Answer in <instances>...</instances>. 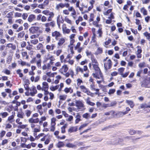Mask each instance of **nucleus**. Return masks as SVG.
Wrapping results in <instances>:
<instances>
[{
	"label": "nucleus",
	"mask_w": 150,
	"mask_h": 150,
	"mask_svg": "<svg viewBox=\"0 0 150 150\" xmlns=\"http://www.w3.org/2000/svg\"><path fill=\"white\" fill-rule=\"evenodd\" d=\"M55 60L54 57L51 56L48 58L44 59L43 61L44 65L42 66V69L43 70L50 69H51L52 65L53 64V62Z\"/></svg>",
	"instance_id": "nucleus-1"
},
{
	"label": "nucleus",
	"mask_w": 150,
	"mask_h": 150,
	"mask_svg": "<svg viewBox=\"0 0 150 150\" xmlns=\"http://www.w3.org/2000/svg\"><path fill=\"white\" fill-rule=\"evenodd\" d=\"M55 23L54 21L49 23H46L43 24V25L45 27L44 31L47 34H49L51 32V29L50 26L54 27L55 26Z\"/></svg>",
	"instance_id": "nucleus-2"
},
{
	"label": "nucleus",
	"mask_w": 150,
	"mask_h": 150,
	"mask_svg": "<svg viewBox=\"0 0 150 150\" xmlns=\"http://www.w3.org/2000/svg\"><path fill=\"white\" fill-rule=\"evenodd\" d=\"M108 57L104 59L103 61L104 62V67L105 70L107 71L108 69H110L112 67V62L110 59H108Z\"/></svg>",
	"instance_id": "nucleus-3"
},
{
	"label": "nucleus",
	"mask_w": 150,
	"mask_h": 150,
	"mask_svg": "<svg viewBox=\"0 0 150 150\" xmlns=\"http://www.w3.org/2000/svg\"><path fill=\"white\" fill-rule=\"evenodd\" d=\"M76 106L79 110L82 111L85 110V106L82 101L80 100L76 101Z\"/></svg>",
	"instance_id": "nucleus-4"
},
{
	"label": "nucleus",
	"mask_w": 150,
	"mask_h": 150,
	"mask_svg": "<svg viewBox=\"0 0 150 150\" xmlns=\"http://www.w3.org/2000/svg\"><path fill=\"white\" fill-rule=\"evenodd\" d=\"M56 119L55 117H53L51 119V124L50 131L51 132H54L55 129V125H56L55 122Z\"/></svg>",
	"instance_id": "nucleus-5"
},
{
	"label": "nucleus",
	"mask_w": 150,
	"mask_h": 150,
	"mask_svg": "<svg viewBox=\"0 0 150 150\" xmlns=\"http://www.w3.org/2000/svg\"><path fill=\"white\" fill-rule=\"evenodd\" d=\"M142 85L146 87H150V78H147L145 79L143 81Z\"/></svg>",
	"instance_id": "nucleus-6"
},
{
	"label": "nucleus",
	"mask_w": 150,
	"mask_h": 150,
	"mask_svg": "<svg viewBox=\"0 0 150 150\" xmlns=\"http://www.w3.org/2000/svg\"><path fill=\"white\" fill-rule=\"evenodd\" d=\"M62 114L66 118V120L67 121L71 122L73 120V117L71 115H69L68 114L66 113L65 111H62Z\"/></svg>",
	"instance_id": "nucleus-7"
},
{
	"label": "nucleus",
	"mask_w": 150,
	"mask_h": 150,
	"mask_svg": "<svg viewBox=\"0 0 150 150\" xmlns=\"http://www.w3.org/2000/svg\"><path fill=\"white\" fill-rule=\"evenodd\" d=\"M68 69L69 68L67 66V65L64 64L59 69V71L62 74H64V73L67 72Z\"/></svg>",
	"instance_id": "nucleus-8"
},
{
	"label": "nucleus",
	"mask_w": 150,
	"mask_h": 150,
	"mask_svg": "<svg viewBox=\"0 0 150 150\" xmlns=\"http://www.w3.org/2000/svg\"><path fill=\"white\" fill-rule=\"evenodd\" d=\"M69 6V4L68 3H60L57 4L56 6V8L57 9H59V8H63L64 7L67 8H68Z\"/></svg>",
	"instance_id": "nucleus-9"
},
{
	"label": "nucleus",
	"mask_w": 150,
	"mask_h": 150,
	"mask_svg": "<svg viewBox=\"0 0 150 150\" xmlns=\"http://www.w3.org/2000/svg\"><path fill=\"white\" fill-rule=\"evenodd\" d=\"M50 139L49 137L47 135H45L40 139V141L42 142L45 141L44 144L45 145L48 144L50 142Z\"/></svg>",
	"instance_id": "nucleus-10"
},
{
	"label": "nucleus",
	"mask_w": 150,
	"mask_h": 150,
	"mask_svg": "<svg viewBox=\"0 0 150 150\" xmlns=\"http://www.w3.org/2000/svg\"><path fill=\"white\" fill-rule=\"evenodd\" d=\"M39 28L36 26H33L30 27L29 29V31L32 34L36 33L38 31Z\"/></svg>",
	"instance_id": "nucleus-11"
},
{
	"label": "nucleus",
	"mask_w": 150,
	"mask_h": 150,
	"mask_svg": "<svg viewBox=\"0 0 150 150\" xmlns=\"http://www.w3.org/2000/svg\"><path fill=\"white\" fill-rule=\"evenodd\" d=\"M62 30L63 33L64 34H69L71 31L70 29L67 28L66 25L65 24H64L62 25Z\"/></svg>",
	"instance_id": "nucleus-12"
},
{
	"label": "nucleus",
	"mask_w": 150,
	"mask_h": 150,
	"mask_svg": "<svg viewBox=\"0 0 150 150\" xmlns=\"http://www.w3.org/2000/svg\"><path fill=\"white\" fill-rule=\"evenodd\" d=\"M93 67L94 69L96 71V73H97L98 74H99L101 76V72L100 68L98 67V64L96 65L94 64Z\"/></svg>",
	"instance_id": "nucleus-13"
},
{
	"label": "nucleus",
	"mask_w": 150,
	"mask_h": 150,
	"mask_svg": "<svg viewBox=\"0 0 150 150\" xmlns=\"http://www.w3.org/2000/svg\"><path fill=\"white\" fill-rule=\"evenodd\" d=\"M28 122L30 124L37 123L39 122V119L38 118L34 119L33 117H31L28 119Z\"/></svg>",
	"instance_id": "nucleus-14"
},
{
	"label": "nucleus",
	"mask_w": 150,
	"mask_h": 150,
	"mask_svg": "<svg viewBox=\"0 0 150 150\" xmlns=\"http://www.w3.org/2000/svg\"><path fill=\"white\" fill-rule=\"evenodd\" d=\"M56 46L54 44H52L51 45H47L46 48L48 51H52L54 50Z\"/></svg>",
	"instance_id": "nucleus-15"
},
{
	"label": "nucleus",
	"mask_w": 150,
	"mask_h": 150,
	"mask_svg": "<svg viewBox=\"0 0 150 150\" xmlns=\"http://www.w3.org/2000/svg\"><path fill=\"white\" fill-rule=\"evenodd\" d=\"M61 35V34L58 31H55L52 33V37H55L56 40H57L58 38Z\"/></svg>",
	"instance_id": "nucleus-16"
},
{
	"label": "nucleus",
	"mask_w": 150,
	"mask_h": 150,
	"mask_svg": "<svg viewBox=\"0 0 150 150\" xmlns=\"http://www.w3.org/2000/svg\"><path fill=\"white\" fill-rule=\"evenodd\" d=\"M48 77L46 73L45 74L43 75L42 76V80L44 81H47L48 83L51 82V79L49 77L48 78Z\"/></svg>",
	"instance_id": "nucleus-17"
},
{
	"label": "nucleus",
	"mask_w": 150,
	"mask_h": 150,
	"mask_svg": "<svg viewBox=\"0 0 150 150\" xmlns=\"http://www.w3.org/2000/svg\"><path fill=\"white\" fill-rule=\"evenodd\" d=\"M42 90H48L49 88L48 84L46 81H44L42 83Z\"/></svg>",
	"instance_id": "nucleus-18"
},
{
	"label": "nucleus",
	"mask_w": 150,
	"mask_h": 150,
	"mask_svg": "<svg viewBox=\"0 0 150 150\" xmlns=\"http://www.w3.org/2000/svg\"><path fill=\"white\" fill-rule=\"evenodd\" d=\"M85 100L86 104L88 105L91 106H93L95 105V103H94L91 101L90 98L89 97H88L86 98L85 99Z\"/></svg>",
	"instance_id": "nucleus-19"
},
{
	"label": "nucleus",
	"mask_w": 150,
	"mask_h": 150,
	"mask_svg": "<svg viewBox=\"0 0 150 150\" xmlns=\"http://www.w3.org/2000/svg\"><path fill=\"white\" fill-rule=\"evenodd\" d=\"M77 130V127H71L68 129V132L69 133H71L74 132H76Z\"/></svg>",
	"instance_id": "nucleus-20"
},
{
	"label": "nucleus",
	"mask_w": 150,
	"mask_h": 150,
	"mask_svg": "<svg viewBox=\"0 0 150 150\" xmlns=\"http://www.w3.org/2000/svg\"><path fill=\"white\" fill-rule=\"evenodd\" d=\"M150 108V105L149 104L144 103L141 104L138 108L140 109V108Z\"/></svg>",
	"instance_id": "nucleus-21"
},
{
	"label": "nucleus",
	"mask_w": 150,
	"mask_h": 150,
	"mask_svg": "<svg viewBox=\"0 0 150 150\" xmlns=\"http://www.w3.org/2000/svg\"><path fill=\"white\" fill-rule=\"evenodd\" d=\"M25 35V32L24 31H21L18 34V38L19 39H23Z\"/></svg>",
	"instance_id": "nucleus-22"
},
{
	"label": "nucleus",
	"mask_w": 150,
	"mask_h": 150,
	"mask_svg": "<svg viewBox=\"0 0 150 150\" xmlns=\"http://www.w3.org/2000/svg\"><path fill=\"white\" fill-rule=\"evenodd\" d=\"M30 79L32 82H37L40 79V76H37L35 77L33 76H32L30 77Z\"/></svg>",
	"instance_id": "nucleus-23"
},
{
	"label": "nucleus",
	"mask_w": 150,
	"mask_h": 150,
	"mask_svg": "<svg viewBox=\"0 0 150 150\" xmlns=\"http://www.w3.org/2000/svg\"><path fill=\"white\" fill-rule=\"evenodd\" d=\"M76 119L75 121L76 124L78 123L81 120V116L79 113H77L76 116L75 117Z\"/></svg>",
	"instance_id": "nucleus-24"
},
{
	"label": "nucleus",
	"mask_w": 150,
	"mask_h": 150,
	"mask_svg": "<svg viewBox=\"0 0 150 150\" xmlns=\"http://www.w3.org/2000/svg\"><path fill=\"white\" fill-rule=\"evenodd\" d=\"M70 49L71 50V54H68L66 58L65 59V60H68L69 59H71V58L72 57V55L74 53V52L73 50V47H71Z\"/></svg>",
	"instance_id": "nucleus-25"
},
{
	"label": "nucleus",
	"mask_w": 150,
	"mask_h": 150,
	"mask_svg": "<svg viewBox=\"0 0 150 150\" xmlns=\"http://www.w3.org/2000/svg\"><path fill=\"white\" fill-rule=\"evenodd\" d=\"M35 18V16L33 14L30 15L28 18V21L30 22H32Z\"/></svg>",
	"instance_id": "nucleus-26"
},
{
	"label": "nucleus",
	"mask_w": 150,
	"mask_h": 150,
	"mask_svg": "<svg viewBox=\"0 0 150 150\" xmlns=\"http://www.w3.org/2000/svg\"><path fill=\"white\" fill-rule=\"evenodd\" d=\"M97 33L98 35V37L100 38H102L103 37V33L102 30V29L99 28L98 30L97 31Z\"/></svg>",
	"instance_id": "nucleus-27"
},
{
	"label": "nucleus",
	"mask_w": 150,
	"mask_h": 150,
	"mask_svg": "<svg viewBox=\"0 0 150 150\" xmlns=\"http://www.w3.org/2000/svg\"><path fill=\"white\" fill-rule=\"evenodd\" d=\"M30 90L32 91L33 92L30 93V95L32 96H34L35 94H36L37 92V90L35 87H32L31 89Z\"/></svg>",
	"instance_id": "nucleus-28"
},
{
	"label": "nucleus",
	"mask_w": 150,
	"mask_h": 150,
	"mask_svg": "<svg viewBox=\"0 0 150 150\" xmlns=\"http://www.w3.org/2000/svg\"><path fill=\"white\" fill-rule=\"evenodd\" d=\"M64 91L66 93H72L73 92V90L71 87H69V88L66 87L64 89Z\"/></svg>",
	"instance_id": "nucleus-29"
},
{
	"label": "nucleus",
	"mask_w": 150,
	"mask_h": 150,
	"mask_svg": "<svg viewBox=\"0 0 150 150\" xmlns=\"http://www.w3.org/2000/svg\"><path fill=\"white\" fill-rule=\"evenodd\" d=\"M93 35L92 37L91 40V42H96V35L95 33V29H94V31H93Z\"/></svg>",
	"instance_id": "nucleus-30"
},
{
	"label": "nucleus",
	"mask_w": 150,
	"mask_h": 150,
	"mask_svg": "<svg viewBox=\"0 0 150 150\" xmlns=\"http://www.w3.org/2000/svg\"><path fill=\"white\" fill-rule=\"evenodd\" d=\"M81 91L85 93L88 92V89L84 86H80L79 87Z\"/></svg>",
	"instance_id": "nucleus-31"
},
{
	"label": "nucleus",
	"mask_w": 150,
	"mask_h": 150,
	"mask_svg": "<svg viewBox=\"0 0 150 150\" xmlns=\"http://www.w3.org/2000/svg\"><path fill=\"white\" fill-rule=\"evenodd\" d=\"M90 4H91V6L88 7V10H84V11H82L81 13L82 14L84 13H85L88 12V11H90L92 9V8H93V3H92V2L91 1H90Z\"/></svg>",
	"instance_id": "nucleus-32"
},
{
	"label": "nucleus",
	"mask_w": 150,
	"mask_h": 150,
	"mask_svg": "<svg viewBox=\"0 0 150 150\" xmlns=\"http://www.w3.org/2000/svg\"><path fill=\"white\" fill-rule=\"evenodd\" d=\"M47 75L49 78L54 77L57 74L56 72L52 73L51 72H47Z\"/></svg>",
	"instance_id": "nucleus-33"
},
{
	"label": "nucleus",
	"mask_w": 150,
	"mask_h": 150,
	"mask_svg": "<svg viewBox=\"0 0 150 150\" xmlns=\"http://www.w3.org/2000/svg\"><path fill=\"white\" fill-rule=\"evenodd\" d=\"M65 42V38H61L59 40V42L57 44L59 46L62 45Z\"/></svg>",
	"instance_id": "nucleus-34"
},
{
	"label": "nucleus",
	"mask_w": 150,
	"mask_h": 150,
	"mask_svg": "<svg viewBox=\"0 0 150 150\" xmlns=\"http://www.w3.org/2000/svg\"><path fill=\"white\" fill-rule=\"evenodd\" d=\"M138 67L140 68H143L145 67H147L146 63L144 62H140L138 64Z\"/></svg>",
	"instance_id": "nucleus-35"
},
{
	"label": "nucleus",
	"mask_w": 150,
	"mask_h": 150,
	"mask_svg": "<svg viewBox=\"0 0 150 150\" xmlns=\"http://www.w3.org/2000/svg\"><path fill=\"white\" fill-rule=\"evenodd\" d=\"M126 102L129 105L131 108H133L134 105V102L131 100H126Z\"/></svg>",
	"instance_id": "nucleus-36"
},
{
	"label": "nucleus",
	"mask_w": 150,
	"mask_h": 150,
	"mask_svg": "<svg viewBox=\"0 0 150 150\" xmlns=\"http://www.w3.org/2000/svg\"><path fill=\"white\" fill-rule=\"evenodd\" d=\"M17 117L23 119L24 118V113L22 112H18L17 113Z\"/></svg>",
	"instance_id": "nucleus-37"
},
{
	"label": "nucleus",
	"mask_w": 150,
	"mask_h": 150,
	"mask_svg": "<svg viewBox=\"0 0 150 150\" xmlns=\"http://www.w3.org/2000/svg\"><path fill=\"white\" fill-rule=\"evenodd\" d=\"M8 115V114L7 112H2L0 113V116L2 118H6Z\"/></svg>",
	"instance_id": "nucleus-38"
},
{
	"label": "nucleus",
	"mask_w": 150,
	"mask_h": 150,
	"mask_svg": "<svg viewBox=\"0 0 150 150\" xmlns=\"http://www.w3.org/2000/svg\"><path fill=\"white\" fill-rule=\"evenodd\" d=\"M6 47L8 48H11L13 50H15L16 48V46L11 43L7 44Z\"/></svg>",
	"instance_id": "nucleus-39"
},
{
	"label": "nucleus",
	"mask_w": 150,
	"mask_h": 150,
	"mask_svg": "<svg viewBox=\"0 0 150 150\" xmlns=\"http://www.w3.org/2000/svg\"><path fill=\"white\" fill-rule=\"evenodd\" d=\"M127 114V112H122L121 111H119L117 112V113H116L115 114L116 115L119 116L120 117H122Z\"/></svg>",
	"instance_id": "nucleus-40"
},
{
	"label": "nucleus",
	"mask_w": 150,
	"mask_h": 150,
	"mask_svg": "<svg viewBox=\"0 0 150 150\" xmlns=\"http://www.w3.org/2000/svg\"><path fill=\"white\" fill-rule=\"evenodd\" d=\"M32 111L30 110H27L25 111V114L28 117H29L32 113Z\"/></svg>",
	"instance_id": "nucleus-41"
},
{
	"label": "nucleus",
	"mask_w": 150,
	"mask_h": 150,
	"mask_svg": "<svg viewBox=\"0 0 150 150\" xmlns=\"http://www.w3.org/2000/svg\"><path fill=\"white\" fill-rule=\"evenodd\" d=\"M38 127H35L32 130L33 132H37L40 131V127L39 126L37 125Z\"/></svg>",
	"instance_id": "nucleus-42"
},
{
	"label": "nucleus",
	"mask_w": 150,
	"mask_h": 150,
	"mask_svg": "<svg viewBox=\"0 0 150 150\" xmlns=\"http://www.w3.org/2000/svg\"><path fill=\"white\" fill-rule=\"evenodd\" d=\"M59 85H57L55 86H52L50 87V89L52 91H55L57 89L59 88Z\"/></svg>",
	"instance_id": "nucleus-43"
},
{
	"label": "nucleus",
	"mask_w": 150,
	"mask_h": 150,
	"mask_svg": "<svg viewBox=\"0 0 150 150\" xmlns=\"http://www.w3.org/2000/svg\"><path fill=\"white\" fill-rule=\"evenodd\" d=\"M143 35L147 39L149 40H150V33L146 32L143 33Z\"/></svg>",
	"instance_id": "nucleus-44"
},
{
	"label": "nucleus",
	"mask_w": 150,
	"mask_h": 150,
	"mask_svg": "<svg viewBox=\"0 0 150 150\" xmlns=\"http://www.w3.org/2000/svg\"><path fill=\"white\" fill-rule=\"evenodd\" d=\"M62 52L61 50H58L57 51L54 50L53 51V54H55L57 56H59Z\"/></svg>",
	"instance_id": "nucleus-45"
},
{
	"label": "nucleus",
	"mask_w": 150,
	"mask_h": 150,
	"mask_svg": "<svg viewBox=\"0 0 150 150\" xmlns=\"http://www.w3.org/2000/svg\"><path fill=\"white\" fill-rule=\"evenodd\" d=\"M76 2V7L79 8V10L81 12L82 11H83V8H81V7H80L79 6V3H80L79 1V0L77 1Z\"/></svg>",
	"instance_id": "nucleus-46"
},
{
	"label": "nucleus",
	"mask_w": 150,
	"mask_h": 150,
	"mask_svg": "<svg viewBox=\"0 0 150 150\" xmlns=\"http://www.w3.org/2000/svg\"><path fill=\"white\" fill-rule=\"evenodd\" d=\"M74 60L70 59L67 60H64L65 62H67L71 65H72L74 64Z\"/></svg>",
	"instance_id": "nucleus-47"
},
{
	"label": "nucleus",
	"mask_w": 150,
	"mask_h": 150,
	"mask_svg": "<svg viewBox=\"0 0 150 150\" xmlns=\"http://www.w3.org/2000/svg\"><path fill=\"white\" fill-rule=\"evenodd\" d=\"M33 60L36 62V64L38 67L41 66V60H37L35 58H33Z\"/></svg>",
	"instance_id": "nucleus-48"
},
{
	"label": "nucleus",
	"mask_w": 150,
	"mask_h": 150,
	"mask_svg": "<svg viewBox=\"0 0 150 150\" xmlns=\"http://www.w3.org/2000/svg\"><path fill=\"white\" fill-rule=\"evenodd\" d=\"M62 16H61L60 14H59L57 18V22H63V21L62 19Z\"/></svg>",
	"instance_id": "nucleus-49"
},
{
	"label": "nucleus",
	"mask_w": 150,
	"mask_h": 150,
	"mask_svg": "<svg viewBox=\"0 0 150 150\" xmlns=\"http://www.w3.org/2000/svg\"><path fill=\"white\" fill-rule=\"evenodd\" d=\"M141 12L143 14L144 16L146 15L147 14V11L144 7H143L141 9Z\"/></svg>",
	"instance_id": "nucleus-50"
},
{
	"label": "nucleus",
	"mask_w": 150,
	"mask_h": 150,
	"mask_svg": "<svg viewBox=\"0 0 150 150\" xmlns=\"http://www.w3.org/2000/svg\"><path fill=\"white\" fill-rule=\"evenodd\" d=\"M67 97V95L65 94L61 95L59 96V99L62 100H65Z\"/></svg>",
	"instance_id": "nucleus-51"
},
{
	"label": "nucleus",
	"mask_w": 150,
	"mask_h": 150,
	"mask_svg": "<svg viewBox=\"0 0 150 150\" xmlns=\"http://www.w3.org/2000/svg\"><path fill=\"white\" fill-rule=\"evenodd\" d=\"M137 50L136 52V54H141L142 52L141 47L139 46L137 47Z\"/></svg>",
	"instance_id": "nucleus-52"
},
{
	"label": "nucleus",
	"mask_w": 150,
	"mask_h": 150,
	"mask_svg": "<svg viewBox=\"0 0 150 150\" xmlns=\"http://www.w3.org/2000/svg\"><path fill=\"white\" fill-rule=\"evenodd\" d=\"M21 72V70L20 69H18L16 71V73L18 74L20 77H22L23 76V74Z\"/></svg>",
	"instance_id": "nucleus-53"
},
{
	"label": "nucleus",
	"mask_w": 150,
	"mask_h": 150,
	"mask_svg": "<svg viewBox=\"0 0 150 150\" xmlns=\"http://www.w3.org/2000/svg\"><path fill=\"white\" fill-rule=\"evenodd\" d=\"M45 134L44 133H41L39 134L38 135H37V136L35 138L36 140L38 139H40L41 137H43L44 135H45Z\"/></svg>",
	"instance_id": "nucleus-54"
},
{
	"label": "nucleus",
	"mask_w": 150,
	"mask_h": 150,
	"mask_svg": "<svg viewBox=\"0 0 150 150\" xmlns=\"http://www.w3.org/2000/svg\"><path fill=\"white\" fill-rule=\"evenodd\" d=\"M14 116L13 115H11L8 117L7 120L11 123L13 122L12 120L14 119Z\"/></svg>",
	"instance_id": "nucleus-55"
},
{
	"label": "nucleus",
	"mask_w": 150,
	"mask_h": 150,
	"mask_svg": "<svg viewBox=\"0 0 150 150\" xmlns=\"http://www.w3.org/2000/svg\"><path fill=\"white\" fill-rule=\"evenodd\" d=\"M76 70L77 72H80L81 73H83V69L79 66H77L76 67Z\"/></svg>",
	"instance_id": "nucleus-56"
},
{
	"label": "nucleus",
	"mask_w": 150,
	"mask_h": 150,
	"mask_svg": "<svg viewBox=\"0 0 150 150\" xmlns=\"http://www.w3.org/2000/svg\"><path fill=\"white\" fill-rule=\"evenodd\" d=\"M30 43L33 45H36L38 43V41L37 39H34L30 41Z\"/></svg>",
	"instance_id": "nucleus-57"
},
{
	"label": "nucleus",
	"mask_w": 150,
	"mask_h": 150,
	"mask_svg": "<svg viewBox=\"0 0 150 150\" xmlns=\"http://www.w3.org/2000/svg\"><path fill=\"white\" fill-rule=\"evenodd\" d=\"M43 45L41 43H39L36 46L37 49L38 50H41L43 48Z\"/></svg>",
	"instance_id": "nucleus-58"
},
{
	"label": "nucleus",
	"mask_w": 150,
	"mask_h": 150,
	"mask_svg": "<svg viewBox=\"0 0 150 150\" xmlns=\"http://www.w3.org/2000/svg\"><path fill=\"white\" fill-rule=\"evenodd\" d=\"M77 85L78 86H79L81 85V83H83L82 80L80 79H78L77 80Z\"/></svg>",
	"instance_id": "nucleus-59"
},
{
	"label": "nucleus",
	"mask_w": 150,
	"mask_h": 150,
	"mask_svg": "<svg viewBox=\"0 0 150 150\" xmlns=\"http://www.w3.org/2000/svg\"><path fill=\"white\" fill-rule=\"evenodd\" d=\"M66 146L69 148H75L76 147V146L71 143H68L66 145Z\"/></svg>",
	"instance_id": "nucleus-60"
},
{
	"label": "nucleus",
	"mask_w": 150,
	"mask_h": 150,
	"mask_svg": "<svg viewBox=\"0 0 150 150\" xmlns=\"http://www.w3.org/2000/svg\"><path fill=\"white\" fill-rule=\"evenodd\" d=\"M64 144L62 142H59L57 144V146L58 148L63 147L64 146Z\"/></svg>",
	"instance_id": "nucleus-61"
},
{
	"label": "nucleus",
	"mask_w": 150,
	"mask_h": 150,
	"mask_svg": "<svg viewBox=\"0 0 150 150\" xmlns=\"http://www.w3.org/2000/svg\"><path fill=\"white\" fill-rule=\"evenodd\" d=\"M14 16L15 18L21 17V16L22 14L18 12H15L14 13Z\"/></svg>",
	"instance_id": "nucleus-62"
},
{
	"label": "nucleus",
	"mask_w": 150,
	"mask_h": 150,
	"mask_svg": "<svg viewBox=\"0 0 150 150\" xmlns=\"http://www.w3.org/2000/svg\"><path fill=\"white\" fill-rule=\"evenodd\" d=\"M13 16V14L12 12H10L8 13L6 16V17L8 18H12Z\"/></svg>",
	"instance_id": "nucleus-63"
},
{
	"label": "nucleus",
	"mask_w": 150,
	"mask_h": 150,
	"mask_svg": "<svg viewBox=\"0 0 150 150\" xmlns=\"http://www.w3.org/2000/svg\"><path fill=\"white\" fill-rule=\"evenodd\" d=\"M89 116L90 115L88 113H86L82 115L83 117L86 119H88L89 117Z\"/></svg>",
	"instance_id": "nucleus-64"
}]
</instances>
